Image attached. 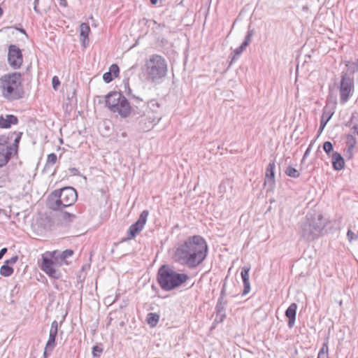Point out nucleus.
Here are the masks:
<instances>
[{
    "instance_id": "nucleus-61",
    "label": "nucleus",
    "mask_w": 358,
    "mask_h": 358,
    "mask_svg": "<svg viewBox=\"0 0 358 358\" xmlns=\"http://www.w3.org/2000/svg\"><path fill=\"white\" fill-rule=\"evenodd\" d=\"M357 62H358V60H357Z\"/></svg>"
},
{
    "instance_id": "nucleus-46",
    "label": "nucleus",
    "mask_w": 358,
    "mask_h": 358,
    "mask_svg": "<svg viewBox=\"0 0 358 358\" xmlns=\"http://www.w3.org/2000/svg\"><path fill=\"white\" fill-rule=\"evenodd\" d=\"M52 331H55L58 332V322L56 320H54L51 324L50 329Z\"/></svg>"
},
{
    "instance_id": "nucleus-56",
    "label": "nucleus",
    "mask_w": 358,
    "mask_h": 358,
    "mask_svg": "<svg viewBox=\"0 0 358 358\" xmlns=\"http://www.w3.org/2000/svg\"><path fill=\"white\" fill-rule=\"evenodd\" d=\"M325 127H326V125H324L323 123L320 124V127H319V130H318L319 135L323 131Z\"/></svg>"
},
{
    "instance_id": "nucleus-10",
    "label": "nucleus",
    "mask_w": 358,
    "mask_h": 358,
    "mask_svg": "<svg viewBox=\"0 0 358 358\" xmlns=\"http://www.w3.org/2000/svg\"><path fill=\"white\" fill-rule=\"evenodd\" d=\"M148 215L149 211L148 210L141 212L138 220L129 227L124 241L134 239L143 229Z\"/></svg>"
},
{
    "instance_id": "nucleus-5",
    "label": "nucleus",
    "mask_w": 358,
    "mask_h": 358,
    "mask_svg": "<svg viewBox=\"0 0 358 358\" xmlns=\"http://www.w3.org/2000/svg\"><path fill=\"white\" fill-rule=\"evenodd\" d=\"M188 279L187 274L177 273L167 264L160 266L157 273V282L164 291H171L180 287Z\"/></svg>"
},
{
    "instance_id": "nucleus-32",
    "label": "nucleus",
    "mask_w": 358,
    "mask_h": 358,
    "mask_svg": "<svg viewBox=\"0 0 358 358\" xmlns=\"http://www.w3.org/2000/svg\"><path fill=\"white\" fill-rule=\"evenodd\" d=\"M323 150L327 153L328 156H331V152H334V145L330 141H325L323 143Z\"/></svg>"
},
{
    "instance_id": "nucleus-7",
    "label": "nucleus",
    "mask_w": 358,
    "mask_h": 358,
    "mask_svg": "<svg viewBox=\"0 0 358 358\" xmlns=\"http://www.w3.org/2000/svg\"><path fill=\"white\" fill-rule=\"evenodd\" d=\"M78 194L72 187H65L54 190L48 198V207L52 210H62L72 206L76 201Z\"/></svg>"
},
{
    "instance_id": "nucleus-50",
    "label": "nucleus",
    "mask_w": 358,
    "mask_h": 358,
    "mask_svg": "<svg viewBox=\"0 0 358 358\" xmlns=\"http://www.w3.org/2000/svg\"><path fill=\"white\" fill-rule=\"evenodd\" d=\"M38 0H34V10L36 13L40 14L41 13L39 11V10L38 9Z\"/></svg>"
},
{
    "instance_id": "nucleus-47",
    "label": "nucleus",
    "mask_w": 358,
    "mask_h": 358,
    "mask_svg": "<svg viewBox=\"0 0 358 358\" xmlns=\"http://www.w3.org/2000/svg\"><path fill=\"white\" fill-rule=\"evenodd\" d=\"M225 295H226V285L224 284L223 287L222 288V290L220 292V296L219 299H222V300H224Z\"/></svg>"
},
{
    "instance_id": "nucleus-31",
    "label": "nucleus",
    "mask_w": 358,
    "mask_h": 358,
    "mask_svg": "<svg viewBox=\"0 0 358 358\" xmlns=\"http://www.w3.org/2000/svg\"><path fill=\"white\" fill-rule=\"evenodd\" d=\"M346 144H347V146L349 147V150H354V148L357 144V140L352 134L347 135Z\"/></svg>"
},
{
    "instance_id": "nucleus-9",
    "label": "nucleus",
    "mask_w": 358,
    "mask_h": 358,
    "mask_svg": "<svg viewBox=\"0 0 358 358\" xmlns=\"http://www.w3.org/2000/svg\"><path fill=\"white\" fill-rule=\"evenodd\" d=\"M22 135V132L14 131L0 136V148L16 152Z\"/></svg>"
},
{
    "instance_id": "nucleus-1",
    "label": "nucleus",
    "mask_w": 358,
    "mask_h": 358,
    "mask_svg": "<svg viewBox=\"0 0 358 358\" xmlns=\"http://www.w3.org/2000/svg\"><path fill=\"white\" fill-rule=\"evenodd\" d=\"M208 251L206 240L199 235L188 237L175 250V262L194 269L206 259Z\"/></svg>"
},
{
    "instance_id": "nucleus-24",
    "label": "nucleus",
    "mask_w": 358,
    "mask_h": 358,
    "mask_svg": "<svg viewBox=\"0 0 358 358\" xmlns=\"http://www.w3.org/2000/svg\"><path fill=\"white\" fill-rule=\"evenodd\" d=\"M80 36L83 43H85V41L88 39L89 34L90 32V28L88 24L82 23L80 26Z\"/></svg>"
},
{
    "instance_id": "nucleus-58",
    "label": "nucleus",
    "mask_w": 358,
    "mask_h": 358,
    "mask_svg": "<svg viewBox=\"0 0 358 358\" xmlns=\"http://www.w3.org/2000/svg\"><path fill=\"white\" fill-rule=\"evenodd\" d=\"M158 0H150L152 4L155 5L157 3Z\"/></svg>"
},
{
    "instance_id": "nucleus-55",
    "label": "nucleus",
    "mask_w": 358,
    "mask_h": 358,
    "mask_svg": "<svg viewBox=\"0 0 358 358\" xmlns=\"http://www.w3.org/2000/svg\"><path fill=\"white\" fill-rule=\"evenodd\" d=\"M59 4L61 6L66 7L67 6V1L66 0H59Z\"/></svg>"
},
{
    "instance_id": "nucleus-16",
    "label": "nucleus",
    "mask_w": 358,
    "mask_h": 358,
    "mask_svg": "<svg viewBox=\"0 0 358 358\" xmlns=\"http://www.w3.org/2000/svg\"><path fill=\"white\" fill-rule=\"evenodd\" d=\"M297 305L295 303H292L289 305L287 309L285 310V316L288 318V327L291 329L294 327L296 315Z\"/></svg>"
},
{
    "instance_id": "nucleus-15",
    "label": "nucleus",
    "mask_w": 358,
    "mask_h": 358,
    "mask_svg": "<svg viewBox=\"0 0 358 358\" xmlns=\"http://www.w3.org/2000/svg\"><path fill=\"white\" fill-rule=\"evenodd\" d=\"M250 270V266H245L241 269V275L243 283V296L248 294L250 291V283L249 280Z\"/></svg>"
},
{
    "instance_id": "nucleus-3",
    "label": "nucleus",
    "mask_w": 358,
    "mask_h": 358,
    "mask_svg": "<svg viewBox=\"0 0 358 358\" xmlns=\"http://www.w3.org/2000/svg\"><path fill=\"white\" fill-rule=\"evenodd\" d=\"M106 106L113 113H117L121 117L126 118L129 115L134 117L140 114L138 106H131L127 99L121 93L116 91L109 92L105 96Z\"/></svg>"
},
{
    "instance_id": "nucleus-44",
    "label": "nucleus",
    "mask_w": 358,
    "mask_h": 358,
    "mask_svg": "<svg viewBox=\"0 0 358 358\" xmlns=\"http://www.w3.org/2000/svg\"><path fill=\"white\" fill-rule=\"evenodd\" d=\"M125 92L127 93V96L129 97V99H131V96L132 95H134L132 93H131V90L130 89L129 86V83L127 82V84L125 85Z\"/></svg>"
},
{
    "instance_id": "nucleus-60",
    "label": "nucleus",
    "mask_w": 358,
    "mask_h": 358,
    "mask_svg": "<svg viewBox=\"0 0 358 358\" xmlns=\"http://www.w3.org/2000/svg\"><path fill=\"white\" fill-rule=\"evenodd\" d=\"M152 289H155V286L154 285H152Z\"/></svg>"
},
{
    "instance_id": "nucleus-17",
    "label": "nucleus",
    "mask_w": 358,
    "mask_h": 358,
    "mask_svg": "<svg viewBox=\"0 0 358 358\" xmlns=\"http://www.w3.org/2000/svg\"><path fill=\"white\" fill-rule=\"evenodd\" d=\"M331 163L334 170L341 171L345 167V161L342 155L334 152L331 153Z\"/></svg>"
},
{
    "instance_id": "nucleus-35",
    "label": "nucleus",
    "mask_w": 358,
    "mask_h": 358,
    "mask_svg": "<svg viewBox=\"0 0 358 358\" xmlns=\"http://www.w3.org/2000/svg\"><path fill=\"white\" fill-rule=\"evenodd\" d=\"M103 352V348L98 346V345H94L92 347V356L94 358H99L101 356V353Z\"/></svg>"
},
{
    "instance_id": "nucleus-18",
    "label": "nucleus",
    "mask_w": 358,
    "mask_h": 358,
    "mask_svg": "<svg viewBox=\"0 0 358 358\" xmlns=\"http://www.w3.org/2000/svg\"><path fill=\"white\" fill-rule=\"evenodd\" d=\"M18 123L17 117L14 115H6L0 116V128L8 129L12 124H17Z\"/></svg>"
},
{
    "instance_id": "nucleus-14",
    "label": "nucleus",
    "mask_w": 358,
    "mask_h": 358,
    "mask_svg": "<svg viewBox=\"0 0 358 358\" xmlns=\"http://www.w3.org/2000/svg\"><path fill=\"white\" fill-rule=\"evenodd\" d=\"M227 303V300H222V299H218L217 303L215 306L216 317L215 322H222L226 317L225 306Z\"/></svg>"
},
{
    "instance_id": "nucleus-36",
    "label": "nucleus",
    "mask_w": 358,
    "mask_h": 358,
    "mask_svg": "<svg viewBox=\"0 0 358 358\" xmlns=\"http://www.w3.org/2000/svg\"><path fill=\"white\" fill-rule=\"evenodd\" d=\"M109 72L111 73L115 78L117 77L120 72L119 66L116 64H112L109 68Z\"/></svg>"
},
{
    "instance_id": "nucleus-45",
    "label": "nucleus",
    "mask_w": 358,
    "mask_h": 358,
    "mask_svg": "<svg viewBox=\"0 0 358 358\" xmlns=\"http://www.w3.org/2000/svg\"><path fill=\"white\" fill-rule=\"evenodd\" d=\"M125 92L127 93V96L129 97V99H131V96L132 95H134L132 93H131V90L130 89L129 86V83L127 82V84L125 85Z\"/></svg>"
},
{
    "instance_id": "nucleus-26",
    "label": "nucleus",
    "mask_w": 358,
    "mask_h": 358,
    "mask_svg": "<svg viewBox=\"0 0 358 358\" xmlns=\"http://www.w3.org/2000/svg\"><path fill=\"white\" fill-rule=\"evenodd\" d=\"M13 268L6 262H4L0 268V274L4 277L10 276L13 273Z\"/></svg>"
},
{
    "instance_id": "nucleus-19",
    "label": "nucleus",
    "mask_w": 358,
    "mask_h": 358,
    "mask_svg": "<svg viewBox=\"0 0 358 358\" xmlns=\"http://www.w3.org/2000/svg\"><path fill=\"white\" fill-rule=\"evenodd\" d=\"M275 167L274 162H269L266 169L264 184L266 182H270L271 185L275 184Z\"/></svg>"
},
{
    "instance_id": "nucleus-34",
    "label": "nucleus",
    "mask_w": 358,
    "mask_h": 358,
    "mask_svg": "<svg viewBox=\"0 0 358 358\" xmlns=\"http://www.w3.org/2000/svg\"><path fill=\"white\" fill-rule=\"evenodd\" d=\"M254 35V30L253 29H248L247 34L245 36L244 41L242 43L244 46H248L250 43L251 42V39L252 36Z\"/></svg>"
},
{
    "instance_id": "nucleus-11",
    "label": "nucleus",
    "mask_w": 358,
    "mask_h": 358,
    "mask_svg": "<svg viewBox=\"0 0 358 358\" xmlns=\"http://www.w3.org/2000/svg\"><path fill=\"white\" fill-rule=\"evenodd\" d=\"M139 115L138 129L144 132L150 131L155 125L157 124L162 119L161 115H150V112L148 113H141L135 116Z\"/></svg>"
},
{
    "instance_id": "nucleus-29",
    "label": "nucleus",
    "mask_w": 358,
    "mask_h": 358,
    "mask_svg": "<svg viewBox=\"0 0 358 358\" xmlns=\"http://www.w3.org/2000/svg\"><path fill=\"white\" fill-rule=\"evenodd\" d=\"M131 100L132 101V106H138V111H141V113H143V110H142L140 108L142 106H145V102L143 101V99L139 96H137L136 95H132L131 96Z\"/></svg>"
},
{
    "instance_id": "nucleus-13",
    "label": "nucleus",
    "mask_w": 358,
    "mask_h": 358,
    "mask_svg": "<svg viewBox=\"0 0 358 358\" xmlns=\"http://www.w3.org/2000/svg\"><path fill=\"white\" fill-rule=\"evenodd\" d=\"M23 62L21 50L15 45H10L8 51V63L13 69H20Z\"/></svg>"
},
{
    "instance_id": "nucleus-37",
    "label": "nucleus",
    "mask_w": 358,
    "mask_h": 358,
    "mask_svg": "<svg viewBox=\"0 0 358 358\" xmlns=\"http://www.w3.org/2000/svg\"><path fill=\"white\" fill-rule=\"evenodd\" d=\"M247 47L244 46L243 44H241L238 48H237L234 50V56L233 57V60L236 59V57H238L241 53L245 50Z\"/></svg>"
},
{
    "instance_id": "nucleus-39",
    "label": "nucleus",
    "mask_w": 358,
    "mask_h": 358,
    "mask_svg": "<svg viewBox=\"0 0 358 358\" xmlns=\"http://www.w3.org/2000/svg\"><path fill=\"white\" fill-rule=\"evenodd\" d=\"M114 78H115L114 76H113V74H111V73H110L109 71L106 72L103 75V80L106 83H110L111 81L113 80Z\"/></svg>"
},
{
    "instance_id": "nucleus-43",
    "label": "nucleus",
    "mask_w": 358,
    "mask_h": 358,
    "mask_svg": "<svg viewBox=\"0 0 358 358\" xmlns=\"http://www.w3.org/2000/svg\"><path fill=\"white\" fill-rule=\"evenodd\" d=\"M17 259H18V256L15 255V256L12 257L11 258H10L9 259L6 260L5 262L6 264H8V265H10V264L12 265V264H15L16 262L17 261Z\"/></svg>"
},
{
    "instance_id": "nucleus-8",
    "label": "nucleus",
    "mask_w": 358,
    "mask_h": 358,
    "mask_svg": "<svg viewBox=\"0 0 358 358\" xmlns=\"http://www.w3.org/2000/svg\"><path fill=\"white\" fill-rule=\"evenodd\" d=\"M56 254L57 251H53L48 254L43 255L39 267L49 277L59 279L62 277V273L58 269L61 266V262L59 261L58 257H56Z\"/></svg>"
},
{
    "instance_id": "nucleus-4",
    "label": "nucleus",
    "mask_w": 358,
    "mask_h": 358,
    "mask_svg": "<svg viewBox=\"0 0 358 358\" xmlns=\"http://www.w3.org/2000/svg\"><path fill=\"white\" fill-rule=\"evenodd\" d=\"M1 95L6 99L14 101L22 99L24 91L22 83V74L13 72L5 74L0 78Z\"/></svg>"
},
{
    "instance_id": "nucleus-12",
    "label": "nucleus",
    "mask_w": 358,
    "mask_h": 358,
    "mask_svg": "<svg viewBox=\"0 0 358 358\" xmlns=\"http://www.w3.org/2000/svg\"><path fill=\"white\" fill-rule=\"evenodd\" d=\"M353 89V80L347 76V73L343 74L339 87L341 103L344 104L348 101Z\"/></svg>"
},
{
    "instance_id": "nucleus-25",
    "label": "nucleus",
    "mask_w": 358,
    "mask_h": 358,
    "mask_svg": "<svg viewBox=\"0 0 358 358\" xmlns=\"http://www.w3.org/2000/svg\"><path fill=\"white\" fill-rule=\"evenodd\" d=\"M159 320V315L155 313H149L147 315L146 321L151 327L157 326Z\"/></svg>"
},
{
    "instance_id": "nucleus-23",
    "label": "nucleus",
    "mask_w": 358,
    "mask_h": 358,
    "mask_svg": "<svg viewBox=\"0 0 358 358\" xmlns=\"http://www.w3.org/2000/svg\"><path fill=\"white\" fill-rule=\"evenodd\" d=\"M59 218L62 221L66 224H70L76 219V215L74 213H69L66 211L60 210Z\"/></svg>"
},
{
    "instance_id": "nucleus-27",
    "label": "nucleus",
    "mask_w": 358,
    "mask_h": 358,
    "mask_svg": "<svg viewBox=\"0 0 358 358\" xmlns=\"http://www.w3.org/2000/svg\"><path fill=\"white\" fill-rule=\"evenodd\" d=\"M317 358H329L328 338L323 343L318 352Z\"/></svg>"
},
{
    "instance_id": "nucleus-22",
    "label": "nucleus",
    "mask_w": 358,
    "mask_h": 358,
    "mask_svg": "<svg viewBox=\"0 0 358 358\" xmlns=\"http://www.w3.org/2000/svg\"><path fill=\"white\" fill-rule=\"evenodd\" d=\"M334 111L333 108H329L327 106L323 108L322 115L321 117L320 123L327 125V122L331 120Z\"/></svg>"
},
{
    "instance_id": "nucleus-33",
    "label": "nucleus",
    "mask_w": 358,
    "mask_h": 358,
    "mask_svg": "<svg viewBox=\"0 0 358 358\" xmlns=\"http://www.w3.org/2000/svg\"><path fill=\"white\" fill-rule=\"evenodd\" d=\"M57 159V155L55 153H50L48 155L47 162L45 166V169H47L49 164L53 165L56 163Z\"/></svg>"
},
{
    "instance_id": "nucleus-6",
    "label": "nucleus",
    "mask_w": 358,
    "mask_h": 358,
    "mask_svg": "<svg viewBox=\"0 0 358 358\" xmlns=\"http://www.w3.org/2000/svg\"><path fill=\"white\" fill-rule=\"evenodd\" d=\"M144 71L148 81L159 84L167 74V62L162 56L157 54L152 55L145 61Z\"/></svg>"
},
{
    "instance_id": "nucleus-49",
    "label": "nucleus",
    "mask_w": 358,
    "mask_h": 358,
    "mask_svg": "<svg viewBox=\"0 0 358 358\" xmlns=\"http://www.w3.org/2000/svg\"><path fill=\"white\" fill-rule=\"evenodd\" d=\"M310 150H311V145H309V147L307 148V150H306L303 156V159L301 160V162H303L304 161V159L308 157V155H309L310 152Z\"/></svg>"
},
{
    "instance_id": "nucleus-38",
    "label": "nucleus",
    "mask_w": 358,
    "mask_h": 358,
    "mask_svg": "<svg viewBox=\"0 0 358 358\" xmlns=\"http://www.w3.org/2000/svg\"><path fill=\"white\" fill-rule=\"evenodd\" d=\"M347 237L349 241V242H352L353 241L358 240V234H356L355 232H353L352 230L348 229L347 232Z\"/></svg>"
},
{
    "instance_id": "nucleus-54",
    "label": "nucleus",
    "mask_w": 358,
    "mask_h": 358,
    "mask_svg": "<svg viewBox=\"0 0 358 358\" xmlns=\"http://www.w3.org/2000/svg\"><path fill=\"white\" fill-rule=\"evenodd\" d=\"M51 352L49 351V349L46 348V347L45 348V350H44V352H43V357L44 358H48L50 355Z\"/></svg>"
},
{
    "instance_id": "nucleus-42",
    "label": "nucleus",
    "mask_w": 358,
    "mask_h": 358,
    "mask_svg": "<svg viewBox=\"0 0 358 358\" xmlns=\"http://www.w3.org/2000/svg\"><path fill=\"white\" fill-rule=\"evenodd\" d=\"M71 176H80V171L76 168H69L68 170Z\"/></svg>"
},
{
    "instance_id": "nucleus-30",
    "label": "nucleus",
    "mask_w": 358,
    "mask_h": 358,
    "mask_svg": "<svg viewBox=\"0 0 358 358\" xmlns=\"http://www.w3.org/2000/svg\"><path fill=\"white\" fill-rule=\"evenodd\" d=\"M285 173L287 176L294 178H297L300 176L299 171L296 170L295 168L292 167V166H288L286 168Z\"/></svg>"
},
{
    "instance_id": "nucleus-57",
    "label": "nucleus",
    "mask_w": 358,
    "mask_h": 358,
    "mask_svg": "<svg viewBox=\"0 0 358 358\" xmlns=\"http://www.w3.org/2000/svg\"><path fill=\"white\" fill-rule=\"evenodd\" d=\"M351 129L353 130L355 134L358 135V125L357 124L353 125V127H352Z\"/></svg>"
},
{
    "instance_id": "nucleus-40",
    "label": "nucleus",
    "mask_w": 358,
    "mask_h": 358,
    "mask_svg": "<svg viewBox=\"0 0 358 358\" xmlns=\"http://www.w3.org/2000/svg\"><path fill=\"white\" fill-rule=\"evenodd\" d=\"M55 339H48L46 343V348L49 349L50 352H52L55 346Z\"/></svg>"
},
{
    "instance_id": "nucleus-21",
    "label": "nucleus",
    "mask_w": 358,
    "mask_h": 358,
    "mask_svg": "<svg viewBox=\"0 0 358 358\" xmlns=\"http://www.w3.org/2000/svg\"><path fill=\"white\" fill-rule=\"evenodd\" d=\"M159 107L160 104L155 99H152L147 103L146 113L150 112V115H159L158 112Z\"/></svg>"
},
{
    "instance_id": "nucleus-28",
    "label": "nucleus",
    "mask_w": 358,
    "mask_h": 358,
    "mask_svg": "<svg viewBox=\"0 0 358 358\" xmlns=\"http://www.w3.org/2000/svg\"><path fill=\"white\" fill-rule=\"evenodd\" d=\"M73 255V251L71 249H66L64 250L62 252L57 255L56 254V257H58L59 261L61 262V265L62 262L65 261V259L69 257H71Z\"/></svg>"
},
{
    "instance_id": "nucleus-51",
    "label": "nucleus",
    "mask_w": 358,
    "mask_h": 358,
    "mask_svg": "<svg viewBox=\"0 0 358 358\" xmlns=\"http://www.w3.org/2000/svg\"><path fill=\"white\" fill-rule=\"evenodd\" d=\"M353 156V150H349V147L347 148L346 157L348 159H351Z\"/></svg>"
},
{
    "instance_id": "nucleus-48",
    "label": "nucleus",
    "mask_w": 358,
    "mask_h": 358,
    "mask_svg": "<svg viewBox=\"0 0 358 358\" xmlns=\"http://www.w3.org/2000/svg\"><path fill=\"white\" fill-rule=\"evenodd\" d=\"M57 333H58L57 331L50 330L48 339H55L56 340Z\"/></svg>"
},
{
    "instance_id": "nucleus-2",
    "label": "nucleus",
    "mask_w": 358,
    "mask_h": 358,
    "mask_svg": "<svg viewBox=\"0 0 358 358\" xmlns=\"http://www.w3.org/2000/svg\"><path fill=\"white\" fill-rule=\"evenodd\" d=\"M327 220L320 213H308L300 224L301 238L306 241H312L322 236Z\"/></svg>"
},
{
    "instance_id": "nucleus-59",
    "label": "nucleus",
    "mask_w": 358,
    "mask_h": 358,
    "mask_svg": "<svg viewBox=\"0 0 358 358\" xmlns=\"http://www.w3.org/2000/svg\"><path fill=\"white\" fill-rule=\"evenodd\" d=\"M3 9L0 7V17L3 15Z\"/></svg>"
},
{
    "instance_id": "nucleus-52",
    "label": "nucleus",
    "mask_w": 358,
    "mask_h": 358,
    "mask_svg": "<svg viewBox=\"0 0 358 358\" xmlns=\"http://www.w3.org/2000/svg\"><path fill=\"white\" fill-rule=\"evenodd\" d=\"M354 118H355V115H354V114H352V115H351V117H350V120H349V121L347 122V124H346V126H347V127H350V126L352 124Z\"/></svg>"
},
{
    "instance_id": "nucleus-41",
    "label": "nucleus",
    "mask_w": 358,
    "mask_h": 358,
    "mask_svg": "<svg viewBox=\"0 0 358 358\" xmlns=\"http://www.w3.org/2000/svg\"><path fill=\"white\" fill-rule=\"evenodd\" d=\"M52 87L55 90L58 89V87L60 85V81L57 76H54L52 79Z\"/></svg>"
},
{
    "instance_id": "nucleus-53",
    "label": "nucleus",
    "mask_w": 358,
    "mask_h": 358,
    "mask_svg": "<svg viewBox=\"0 0 358 358\" xmlns=\"http://www.w3.org/2000/svg\"><path fill=\"white\" fill-rule=\"evenodd\" d=\"M7 252V248H3L0 250V259L4 256V255Z\"/></svg>"
},
{
    "instance_id": "nucleus-20",
    "label": "nucleus",
    "mask_w": 358,
    "mask_h": 358,
    "mask_svg": "<svg viewBox=\"0 0 358 358\" xmlns=\"http://www.w3.org/2000/svg\"><path fill=\"white\" fill-rule=\"evenodd\" d=\"M14 152L0 148V169L8 163Z\"/></svg>"
}]
</instances>
